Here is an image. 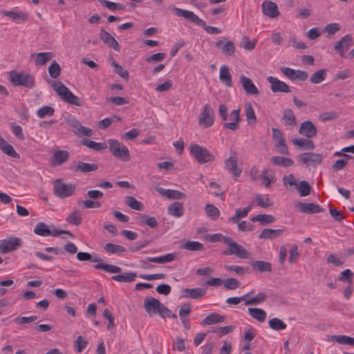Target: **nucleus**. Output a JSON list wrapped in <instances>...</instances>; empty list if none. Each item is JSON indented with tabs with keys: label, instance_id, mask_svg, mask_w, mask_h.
<instances>
[{
	"label": "nucleus",
	"instance_id": "nucleus-1",
	"mask_svg": "<svg viewBox=\"0 0 354 354\" xmlns=\"http://www.w3.org/2000/svg\"><path fill=\"white\" fill-rule=\"evenodd\" d=\"M228 109L224 104H221L218 107V113L223 121L225 122L223 124V127L225 129H230L235 131L239 128V122L241 120V109H236L232 110L230 115L227 113Z\"/></svg>",
	"mask_w": 354,
	"mask_h": 354
},
{
	"label": "nucleus",
	"instance_id": "nucleus-2",
	"mask_svg": "<svg viewBox=\"0 0 354 354\" xmlns=\"http://www.w3.org/2000/svg\"><path fill=\"white\" fill-rule=\"evenodd\" d=\"M173 10L177 16L184 17L185 19L202 27L208 34L216 35L222 32L221 30L217 27L207 26L205 21L199 18L192 11L176 7H174Z\"/></svg>",
	"mask_w": 354,
	"mask_h": 354
},
{
	"label": "nucleus",
	"instance_id": "nucleus-3",
	"mask_svg": "<svg viewBox=\"0 0 354 354\" xmlns=\"http://www.w3.org/2000/svg\"><path fill=\"white\" fill-rule=\"evenodd\" d=\"M10 82L16 86H24L32 88L35 86V79L32 75L26 72H17L15 70L9 73Z\"/></svg>",
	"mask_w": 354,
	"mask_h": 354
},
{
	"label": "nucleus",
	"instance_id": "nucleus-4",
	"mask_svg": "<svg viewBox=\"0 0 354 354\" xmlns=\"http://www.w3.org/2000/svg\"><path fill=\"white\" fill-rule=\"evenodd\" d=\"M54 91L66 102L75 106H80V98L75 95L68 87L61 82H55L52 84Z\"/></svg>",
	"mask_w": 354,
	"mask_h": 354
},
{
	"label": "nucleus",
	"instance_id": "nucleus-5",
	"mask_svg": "<svg viewBox=\"0 0 354 354\" xmlns=\"http://www.w3.org/2000/svg\"><path fill=\"white\" fill-rule=\"evenodd\" d=\"M106 142L109 145L110 152L115 158L124 162L129 160V150L123 143L115 139H108Z\"/></svg>",
	"mask_w": 354,
	"mask_h": 354
},
{
	"label": "nucleus",
	"instance_id": "nucleus-6",
	"mask_svg": "<svg viewBox=\"0 0 354 354\" xmlns=\"http://www.w3.org/2000/svg\"><path fill=\"white\" fill-rule=\"evenodd\" d=\"M189 151L190 154L201 165L215 160L214 156L206 147L198 144H191Z\"/></svg>",
	"mask_w": 354,
	"mask_h": 354
},
{
	"label": "nucleus",
	"instance_id": "nucleus-7",
	"mask_svg": "<svg viewBox=\"0 0 354 354\" xmlns=\"http://www.w3.org/2000/svg\"><path fill=\"white\" fill-rule=\"evenodd\" d=\"M75 190V185L72 183L66 184L61 179H57L53 183V193L59 198H65L72 196Z\"/></svg>",
	"mask_w": 354,
	"mask_h": 354
},
{
	"label": "nucleus",
	"instance_id": "nucleus-8",
	"mask_svg": "<svg viewBox=\"0 0 354 354\" xmlns=\"http://www.w3.org/2000/svg\"><path fill=\"white\" fill-rule=\"evenodd\" d=\"M227 245L228 250L223 252L224 255H236V257L242 259L249 258V252L241 245L238 244L236 241H233L231 238L227 239Z\"/></svg>",
	"mask_w": 354,
	"mask_h": 354
},
{
	"label": "nucleus",
	"instance_id": "nucleus-9",
	"mask_svg": "<svg viewBox=\"0 0 354 354\" xmlns=\"http://www.w3.org/2000/svg\"><path fill=\"white\" fill-rule=\"evenodd\" d=\"M22 243L21 239L15 236H10L0 241V252L7 254L19 248Z\"/></svg>",
	"mask_w": 354,
	"mask_h": 354
},
{
	"label": "nucleus",
	"instance_id": "nucleus-10",
	"mask_svg": "<svg viewBox=\"0 0 354 354\" xmlns=\"http://www.w3.org/2000/svg\"><path fill=\"white\" fill-rule=\"evenodd\" d=\"M214 112L209 104L203 106V109L198 118V122L205 127L208 128L213 125L214 122Z\"/></svg>",
	"mask_w": 354,
	"mask_h": 354
},
{
	"label": "nucleus",
	"instance_id": "nucleus-11",
	"mask_svg": "<svg viewBox=\"0 0 354 354\" xmlns=\"http://www.w3.org/2000/svg\"><path fill=\"white\" fill-rule=\"evenodd\" d=\"M354 41L351 34H346L343 36L334 46V49L338 53L340 57H343L347 51L353 45Z\"/></svg>",
	"mask_w": 354,
	"mask_h": 354
},
{
	"label": "nucleus",
	"instance_id": "nucleus-12",
	"mask_svg": "<svg viewBox=\"0 0 354 354\" xmlns=\"http://www.w3.org/2000/svg\"><path fill=\"white\" fill-rule=\"evenodd\" d=\"M90 261L97 263L94 266L97 270H103L109 273H121L122 272V268L119 266L103 263L102 259L97 254L91 255Z\"/></svg>",
	"mask_w": 354,
	"mask_h": 354
},
{
	"label": "nucleus",
	"instance_id": "nucleus-13",
	"mask_svg": "<svg viewBox=\"0 0 354 354\" xmlns=\"http://www.w3.org/2000/svg\"><path fill=\"white\" fill-rule=\"evenodd\" d=\"M272 131L274 147L277 149L278 152L282 154H288V147L281 131L276 128H272Z\"/></svg>",
	"mask_w": 354,
	"mask_h": 354
},
{
	"label": "nucleus",
	"instance_id": "nucleus-14",
	"mask_svg": "<svg viewBox=\"0 0 354 354\" xmlns=\"http://www.w3.org/2000/svg\"><path fill=\"white\" fill-rule=\"evenodd\" d=\"M238 158L235 152H232L230 156L225 161V169L231 174H232L235 180H236L241 175L242 170L238 167L237 165Z\"/></svg>",
	"mask_w": 354,
	"mask_h": 354
},
{
	"label": "nucleus",
	"instance_id": "nucleus-15",
	"mask_svg": "<svg viewBox=\"0 0 354 354\" xmlns=\"http://www.w3.org/2000/svg\"><path fill=\"white\" fill-rule=\"evenodd\" d=\"M266 80L270 84V90L273 93H288L290 92L289 86L277 77L268 76Z\"/></svg>",
	"mask_w": 354,
	"mask_h": 354
},
{
	"label": "nucleus",
	"instance_id": "nucleus-16",
	"mask_svg": "<svg viewBox=\"0 0 354 354\" xmlns=\"http://www.w3.org/2000/svg\"><path fill=\"white\" fill-rule=\"evenodd\" d=\"M299 133L308 139L316 136L317 129L315 125L310 120H306L301 123Z\"/></svg>",
	"mask_w": 354,
	"mask_h": 354
},
{
	"label": "nucleus",
	"instance_id": "nucleus-17",
	"mask_svg": "<svg viewBox=\"0 0 354 354\" xmlns=\"http://www.w3.org/2000/svg\"><path fill=\"white\" fill-rule=\"evenodd\" d=\"M298 160L302 165H319L322 161V156L319 153H304L299 156Z\"/></svg>",
	"mask_w": 354,
	"mask_h": 354
},
{
	"label": "nucleus",
	"instance_id": "nucleus-18",
	"mask_svg": "<svg viewBox=\"0 0 354 354\" xmlns=\"http://www.w3.org/2000/svg\"><path fill=\"white\" fill-rule=\"evenodd\" d=\"M161 304L158 299L149 297L145 298L144 308L147 314L151 316L158 312Z\"/></svg>",
	"mask_w": 354,
	"mask_h": 354
},
{
	"label": "nucleus",
	"instance_id": "nucleus-19",
	"mask_svg": "<svg viewBox=\"0 0 354 354\" xmlns=\"http://www.w3.org/2000/svg\"><path fill=\"white\" fill-rule=\"evenodd\" d=\"M181 293L183 298L198 299L206 294V290L203 288H185Z\"/></svg>",
	"mask_w": 354,
	"mask_h": 354
},
{
	"label": "nucleus",
	"instance_id": "nucleus-20",
	"mask_svg": "<svg viewBox=\"0 0 354 354\" xmlns=\"http://www.w3.org/2000/svg\"><path fill=\"white\" fill-rule=\"evenodd\" d=\"M262 12L264 15L273 19L279 15L277 5L272 1H263L261 5Z\"/></svg>",
	"mask_w": 354,
	"mask_h": 354
},
{
	"label": "nucleus",
	"instance_id": "nucleus-21",
	"mask_svg": "<svg viewBox=\"0 0 354 354\" xmlns=\"http://www.w3.org/2000/svg\"><path fill=\"white\" fill-rule=\"evenodd\" d=\"M240 81L247 95H256L259 93L258 88L254 85L250 78L245 75H241Z\"/></svg>",
	"mask_w": 354,
	"mask_h": 354
},
{
	"label": "nucleus",
	"instance_id": "nucleus-22",
	"mask_svg": "<svg viewBox=\"0 0 354 354\" xmlns=\"http://www.w3.org/2000/svg\"><path fill=\"white\" fill-rule=\"evenodd\" d=\"M100 39L109 47L114 49L116 51H120V46L117 40L107 31L104 29L101 30Z\"/></svg>",
	"mask_w": 354,
	"mask_h": 354
},
{
	"label": "nucleus",
	"instance_id": "nucleus-23",
	"mask_svg": "<svg viewBox=\"0 0 354 354\" xmlns=\"http://www.w3.org/2000/svg\"><path fill=\"white\" fill-rule=\"evenodd\" d=\"M156 190L160 195L169 199L179 200L185 197V194L184 193L175 189H164L162 187H158L156 188Z\"/></svg>",
	"mask_w": 354,
	"mask_h": 354
},
{
	"label": "nucleus",
	"instance_id": "nucleus-24",
	"mask_svg": "<svg viewBox=\"0 0 354 354\" xmlns=\"http://www.w3.org/2000/svg\"><path fill=\"white\" fill-rule=\"evenodd\" d=\"M68 158V151L65 150H57L53 153L51 165L53 167L61 165L65 162Z\"/></svg>",
	"mask_w": 354,
	"mask_h": 354
},
{
	"label": "nucleus",
	"instance_id": "nucleus-25",
	"mask_svg": "<svg viewBox=\"0 0 354 354\" xmlns=\"http://www.w3.org/2000/svg\"><path fill=\"white\" fill-rule=\"evenodd\" d=\"M70 168L74 172L88 173L97 171L98 169V165L95 163L91 164L79 161L76 165L72 166Z\"/></svg>",
	"mask_w": 354,
	"mask_h": 354
},
{
	"label": "nucleus",
	"instance_id": "nucleus-26",
	"mask_svg": "<svg viewBox=\"0 0 354 354\" xmlns=\"http://www.w3.org/2000/svg\"><path fill=\"white\" fill-rule=\"evenodd\" d=\"M3 15L17 23L25 21L28 18V13L25 11L6 10L3 12Z\"/></svg>",
	"mask_w": 354,
	"mask_h": 354
},
{
	"label": "nucleus",
	"instance_id": "nucleus-27",
	"mask_svg": "<svg viewBox=\"0 0 354 354\" xmlns=\"http://www.w3.org/2000/svg\"><path fill=\"white\" fill-rule=\"evenodd\" d=\"M220 82L227 87L233 86L232 75L230 73L229 68L226 65H223L220 68L219 71Z\"/></svg>",
	"mask_w": 354,
	"mask_h": 354
},
{
	"label": "nucleus",
	"instance_id": "nucleus-28",
	"mask_svg": "<svg viewBox=\"0 0 354 354\" xmlns=\"http://www.w3.org/2000/svg\"><path fill=\"white\" fill-rule=\"evenodd\" d=\"M297 207L299 211L306 214H316L323 211L320 206L312 203H299Z\"/></svg>",
	"mask_w": 354,
	"mask_h": 354
},
{
	"label": "nucleus",
	"instance_id": "nucleus-29",
	"mask_svg": "<svg viewBox=\"0 0 354 354\" xmlns=\"http://www.w3.org/2000/svg\"><path fill=\"white\" fill-rule=\"evenodd\" d=\"M32 57L35 58V65L41 66L53 58L54 54L51 52H43L33 54Z\"/></svg>",
	"mask_w": 354,
	"mask_h": 354
},
{
	"label": "nucleus",
	"instance_id": "nucleus-30",
	"mask_svg": "<svg viewBox=\"0 0 354 354\" xmlns=\"http://www.w3.org/2000/svg\"><path fill=\"white\" fill-rule=\"evenodd\" d=\"M0 149L3 151V153H6V155L14 158H19V155L16 152V151L14 149L13 147L8 144L0 135Z\"/></svg>",
	"mask_w": 354,
	"mask_h": 354
},
{
	"label": "nucleus",
	"instance_id": "nucleus-31",
	"mask_svg": "<svg viewBox=\"0 0 354 354\" xmlns=\"http://www.w3.org/2000/svg\"><path fill=\"white\" fill-rule=\"evenodd\" d=\"M225 321V317L223 315H221L216 313H212L208 315L206 317H205L201 324L202 325H212L215 324L222 323Z\"/></svg>",
	"mask_w": 354,
	"mask_h": 354
},
{
	"label": "nucleus",
	"instance_id": "nucleus-32",
	"mask_svg": "<svg viewBox=\"0 0 354 354\" xmlns=\"http://www.w3.org/2000/svg\"><path fill=\"white\" fill-rule=\"evenodd\" d=\"M168 214L174 217L179 218L184 214L183 205L179 202H174L167 209Z\"/></svg>",
	"mask_w": 354,
	"mask_h": 354
},
{
	"label": "nucleus",
	"instance_id": "nucleus-33",
	"mask_svg": "<svg viewBox=\"0 0 354 354\" xmlns=\"http://www.w3.org/2000/svg\"><path fill=\"white\" fill-rule=\"evenodd\" d=\"M252 207L253 205L250 204L243 209H236L235 214L233 216L229 218V222L234 223H238L241 218H245L248 216Z\"/></svg>",
	"mask_w": 354,
	"mask_h": 354
},
{
	"label": "nucleus",
	"instance_id": "nucleus-34",
	"mask_svg": "<svg viewBox=\"0 0 354 354\" xmlns=\"http://www.w3.org/2000/svg\"><path fill=\"white\" fill-rule=\"evenodd\" d=\"M283 231V229H264L259 234V238L261 239H272L280 236Z\"/></svg>",
	"mask_w": 354,
	"mask_h": 354
},
{
	"label": "nucleus",
	"instance_id": "nucleus-35",
	"mask_svg": "<svg viewBox=\"0 0 354 354\" xmlns=\"http://www.w3.org/2000/svg\"><path fill=\"white\" fill-rule=\"evenodd\" d=\"M136 278V274L133 272L129 271L122 273L120 274L114 275L111 279L118 282L127 283L134 281Z\"/></svg>",
	"mask_w": 354,
	"mask_h": 354
},
{
	"label": "nucleus",
	"instance_id": "nucleus-36",
	"mask_svg": "<svg viewBox=\"0 0 354 354\" xmlns=\"http://www.w3.org/2000/svg\"><path fill=\"white\" fill-rule=\"evenodd\" d=\"M248 310L249 315L259 322H263L266 319L267 313L261 308H249Z\"/></svg>",
	"mask_w": 354,
	"mask_h": 354
},
{
	"label": "nucleus",
	"instance_id": "nucleus-37",
	"mask_svg": "<svg viewBox=\"0 0 354 354\" xmlns=\"http://www.w3.org/2000/svg\"><path fill=\"white\" fill-rule=\"evenodd\" d=\"M124 203L126 205L132 209L142 211L144 210L143 204L138 201L135 197L132 196H127L124 198Z\"/></svg>",
	"mask_w": 354,
	"mask_h": 354
},
{
	"label": "nucleus",
	"instance_id": "nucleus-38",
	"mask_svg": "<svg viewBox=\"0 0 354 354\" xmlns=\"http://www.w3.org/2000/svg\"><path fill=\"white\" fill-rule=\"evenodd\" d=\"M82 144L85 145L89 149H93L97 151L104 150L107 148L106 142H96L93 140L84 139L82 141Z\"/></svg>",
	"mask_w": 354,
	"mask_h": 354
},
{
	"label": "nucleus",
	"instance_id": "nucleus-39",
	"mask_svg": "<svg viewBox=\"0 0 354 354\" xmlns=\"http://www.w3.org/2000/svg\"><path fill=\"white\" fill-rule=\"evenodd\" d=\"M254 201L257 206L262 208H268L273 205V202L269 198L268 195L257 194L254 196Z\"/></svg>",
	"mask_w": 354,
	"mask_h": 354
},
{
	"label": "nucleus",
	"instance_id": "nucleus-40",
	"mask_svg": "<svg viewBox=\"0 0 354 354\" xmlns=\"http://www.w3.org/2000/svg\"><path fill=\"white\" fill-rule=\"evenodd\" d=\"M245 113L247 123L250 126H253L257 123V116L254 109L250 104H246L245 106Z\"/></svg>",
	"mask_w": 354,
	"mask_h": 354
},
{
	"label": "nucleus",
	"instance_id": "nucleus-41",
	"mask_svg": "<svg viewBox=\"0 0 354 354\" xmlns=\"http://www.w3.org/2000/svg\"><path fill=\"white\" fill-rule=\"evenodd\" d=\"M252 267L254 270L263 272H271L272 266L269 262L264 261H254L252 263Z\"/></svg>",
	"mask_w": 354,
	"mask_h": 354
},
{
	"label": "nucleus",
	"instance_id": "nucleus-42",
	"mask_svg": "<svg viewBox=\"0 0 354 354\" xmlns=\"http://www.w3.org/2000/svg\"><path fill=\"white\" fill-rule=\"evenodd\" d=\"M34 232L41 236H48L50 235V229L46 223L39 222L34 228Z\"/></svg>",
	"mask_w": 354,
	"mask_h": 354
},
{
	"label": "nucleus",
	"instance_id": "nucleus-43",
	"mask_svg": "<svg viewBox=\"0 0 354 354\" xmlns=\"http://www.w3.org/2000/svg\"><path fill=\"white\" fill-rule=\"evenodd\" d=\"M292 143L300 149H313L315 145L310 140L303 138H294L292 140Z\"/></svg>",
	"mask_w": 354,
	"mask_h": 354
},
{
	"label": "nucleus",
	"instance_id": "nucleus-44",
	"mask_svg": "<svg viewBox=\"0 0 354 354\" xmlns=\"http://www.w3.org/2000/svg\"><path fill=\"white\" fill-rule=\"evenodd\" d=\"M272 162L278 166L281 167H290L294 165V161L291 158H285L281 156H273L271 158Z\"/></svg>",
	"mask_w": 354,
	"mask_h": 354
},
{
	"label": "nucleus",
	"instance_id": "nucleus-45",
	"mask_svg": "<svg viewBox=\"0 0 354 354\" xmlns=\"http://www.w3.org/2000/svg\"><path fill=\"white\" fill-rule=\"evenodd\" d=\"M283 120L286 126L293 127L296 124L295 115L291 109H288L284 111Z\"/></svg>",
	"mask_w": 354,
	"mask_h": 354
},
{
	"label": "nucleus",
	"instance_id": "nucleus-46",
	"mask_svg": "<svg viewBox=\"0 0 354 354\" xmlns=\"http://www.w3.org/2000/svg\"><path fill=\"white\" fill-rule=\"evenodd\" d=\"M252 222H259L261 225L272 223L274 221V217L270 214H258L251 218Z\"/></svg>",
	"mask_w": 354,
	"mask_h": 354
},
{
	"label": "nucleus",
	"instance_id": "nucleus-47",
	"mask_svg": "<svg viewBox=\"0 0 354 354\" xmlns=\"http://www.w3.org/2000/svg\"><path fill=\"white\" fill-rule=\"evenodd\" d=\"M269 327L274 330H282L286 328V324L281 319L274 317L268 321Z\"/></svg>",
	"mask_w": 354,
	"mask_h": 354
},
{
	"label": "nucleus",
	"instance_id": "nucleus-48",
	"mask_svg": "<svg viewBox=\"0 0 354 354\" xmlns=\"http://www.w3.org/2000/svg\"><path fill=\"white\" fill-rule=\"evenodd\" d=\"M182 248L189 251H202L204 250L203 244L194 241H187Z\"/></svg>",
	"mask_w": 354,
	"mask_h": 354
},
{
	"label": "nucleus",
	"instance_id": "nucleus-49",
	"mask_svg": "<svg viewBox=\"0 0 354 354\" xmlns=\"http://www.w3.org/2000/svg\"><path fill=\"white\" fill-rule=\"evenodd\" d=\"M104 250L109 254H120L126 251V249L120 245L108 243L104 246Z\"/></svg>",
	"mask_w": 354,
	"mask_h": 354
},
{
	"label": "nucleus",
	"instance_id": "nucleus-50",
	"mask_svg": "<svg viewBox=\"0 0 354 354\" xmlns=\"http://www.w3.org/2000/svg\"><path fill=\"white\" fill-rule=\"evenodd\" d=\"M326 77V70L320 69L314 73L310 77V82L312 84H319Z\"/></svg>",
	"mask_w": 354,
	"mask_h": 354
},
{
	"label": "nucleus",
	"instance_id": "nucleus-51",
	"mask_svg": "<svg viewBox=\"0 0 354 354\" xmlns=\"http://www.w3.org/2000/svg\"><path fill=\"white\" fill-rule=\"evenodd\" d=\"M205 209L207 216L209 217L212 221H216L220 215V211L214 205L207 204L206 205Z\"/></svg>",
	"mask_w": 354,
	"mask_h": 354
},
{
	"label": "nucleus",
	"instance_id": "nucleus-52",
	"mask_svg": "<svg viewBox=\"0 0 354 354\" xmlns=\"http://www.w3.org/2000/svg\"><path fill=\"white\" fill-rule=\"evenodd\" d=\"M331 339L340 344H348L354 346V337L347 335H333Z\"/></svg>",
	"mask_w": 354,
	"mask_h": 354
},
{
	"label": "nucleus",
	"instance_id": "nucleus-53",
	"mask_svg": "<svg viewBox=\"0 0 354 354\" xmlns=\"http://www.w3.org/2000/svg\"><path fill=\"white\" fill-rule=\"evenodd\" d=\"M48 73L53 79H56L60 75L61 67L56 61L54 60L49 66Z\"/></svg>",
	"mask_w": 354,
	"mask_h": 354
},
{
	"label": "nucleus",
	"instance_id": "nucleus-54",
	"mask_svg": "<svg viewBox=\"0 0 354 354\" xmlns=\"http://www.w3.org/2000/svg\"><path fill=\"white\" fill-rule=\"evenodd\" d=\"M68 223L79 225L82 223V214L80 211H75L71 213L66 218Z\"/></svg>",
	"mask_w": 354,
	"mask_h": 354
},
{
	"label": "nucleus",
	"instance_id": "nucleus-55",
	"mask_svg": "<svg viewBox=\"0 0 354 354\" xmlns=\"http://www.w3.org/2000/svg\"><path fill=\"white\" fill-rule=\"evenodd\" d=\"M301 196H308L310 193L311 187L308 183L306 180H302L300 182L299 185L297 184V187H296Z\"/></svg>",
	"mask_w": 354,
	"mask_h": 354
},
{
	"label": "nucleus",
	"instance_id": "nucleus-56",
	"mask_svg": "<svg viewBox=\"0 0 354 354\" xmlns=\"http://www.w3.org/2000/svg\"><path fill=\"white\" fill-rule=\"evenodd\" d=\"M140 222L151 228H155L158 226V221L155 217L149 216L145 214H142L140 216Z\"/></svg>",
	"mask_w": 354,
	"mask_h": 354
},
{
	"label": "nucleus",
	"instance_id": "nucleus-57",
	"mask_svg": "<svg viewBox=\"0 0 354 354\" xmlns=\"http://www.w3.org/2000/svg\"><path fill=\"white\" fill-rule=\"evenodd\" d=\"M55 110L50 106H44L39 109L37 111V115L39 118H43L46 115L53 116L54 115Z\"/></svg>",
	"mask_w": 354,
	"mask_h": 354
},
{
	"label": "nucleus",
	"instance_id": "nucleus-58",
	"mask_svg": "<svg viewBox=\"0 0 354 354\" xmlns=\"http://www.w3.org/2000/svg\"><path fill=\"white\" fill-rule=\"evenodd\" d=\"M111 65L115 68L114 72L117 73L120 77L125 80L129 79V72L124 68H123L122 66H120L119 64L116 63L114 61L112 62Z\"/></svg>",
	"mask_w": 354,
	"mask_h": 354
},
{
	"label": "nucleus",
	"instance_id": "nucleus-59",
	"mask_svg": "<svg viewBox=\"0 0 354 354\" xmlns=\"http://www.w3.org/2000/svg\"><path fill=\"white\" fill-rule=\"evenodd\" d=\"M223 285L225 289L235 290L240 286L241 283L237 279L234 278H228L225 280H223Z\"/></svg>",
	"mask_w": 354,
	"mask_h": 354
},
{
	"label": "nucleus",
	"instance_id": "nucleus-60",
	"mask_svg": "<svg viewBox=\"0 0 354 354\" xmlns=\"http://www.w3.org/2000/svg\"><path fill=\"white\" fill-rule=\"evenodd\" d=\"M267 295L265 292H259L255 297L250 298L248 301H246L245 305H256L258 304L266 299Z\"/></svg>",
	"mask_w": 354,
	"mask_h": 354
},
{
	"label": "nucleus",
	"instance_id": "nucleus-61",
	"mask_svg": "<svg viewBox=\"0 0 354 354\" xmlns=\"http://www.w3.org/2000/svg\"><path fill=\"white\" fill-rule=\"evenodd\" d=\"M341 29V26L338 23H331L327 24L324 28V31L327 32L328 35H333L335 32H338Z\"/></svg>",
	"mask_w": 354,
	"mask_h": 354
},
{
	"label": "nucleus",
	"instance_id": "nucleus-62",
	"mask_svg": "<svg viewBox=\"0 0 354 354\" xmlns=\"http://www.w3.org/2000/svg\"><path fill=\"white\" fill-rule=\"evenodd\" d=\"M172 82L169 80H167L163 83L158 84L155 88V91L158 93L168 91L172 88Z\"/></svg>",
	"mask_w": 354,
	"mask_h": 354
},
{
	"label": "nucleus",
	"instance_id": "nucleus-63",
	"mask_svg": "<svg viewBox=\"0 0 354 354\" xmlns=\"http://www.w3.org/2000/svg\"><path fill=\"white\" fill-rule=\"evenodd\" d=\"M88 344L87 340L82 336H78L75 341V347L77 352H82Z\"/></svg>",
	"mask_w": 354,
	"mask_h": 354
},
{
	"label": "nucleus",
	"instance_id": "nucleus-64",
	"mask_svg": "<svg viewBox=\"0 0 354 354\" xmlns=\"http://www.w3.org/2000/svg\"><path fill=\"white\" fill-rule=\"evenodd\" d=\"M222 52L228 56L232 55L235 52L234 44L231 41H227L222 47Z\"/></svg>",
	"mask_w": 354,
	"mask_h": 354
}]
</instances>
